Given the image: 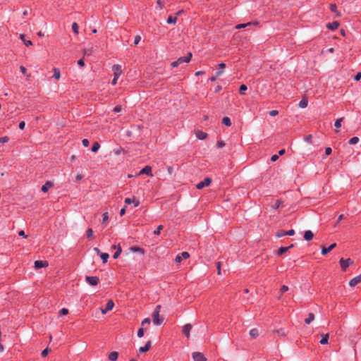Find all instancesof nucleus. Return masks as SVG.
<instances>
[{
  "mask_svg": "<svg viewBox=\"0 0 361 361\" xmlns=\"http://www.w3.org/2000/svg\"><path fill=\"white\" fill-rule=\"evenodd\" d=\"M196 137L200 140H204L207 137V134L200 130L195 132Z\"/></svg>",
  "mask_w": 361,
  "mask_h": 361,
  "instance_id": "nucleus-18",
  "label": "nucleus"
},
{
  "mask_svg": "<svg viewBox=\"0 0 361 361\" xmlns=\"http://www.w3.org/2000/svg\"><path fill=\"white\" fill-rule=\"evenodd\" d=\"M20 39L24 42L25 45L29 47L32 44L30 40H27L25 39V35L22 34L20 36Z\"/></svg>",
  "mask_w": 361,
  "mask_h": 361,
  "instance_id": "nucleus-25",
  "label": "nucleus"
},
{
  "mask_svg": "<svg viewBox=\"0 0 361 361\" xmlns=\"http://www.w3.org/2000/svg\"><path fill=\"white\" fill-rule=\"evenodd\" d=\"M176 21H177V17L176 16L173 17V16H170L167 18V23H169V24H171V23L176 24Z\"/></svg>",
  "mask_w": 361,
  "mask_h": 361,
  "instance_id": "nucleus-33",
  "label": "nucleus"
},
{
  "mask_svg": "<svg viewBox=\"0 0 361 361\" xmlns=\"http://www.w3.org/2000/svg\"><path fill=\"white\" fill-rule=\"evenodd\" d=\"M131 251L133 252H140L142 254L144 253V250L138 247H130Z\"/></svg>",
  "mask_w": 361,
  "mask_h": 361,
  "instance_id": "nucleus-40",
  "label": "nucleus"
},
{
  "mask_svg": "<svg viewBox=\"0 0 361 361\" xmlns=\"http://www.w3.org/2000/svg\"><path fill=\"white\" fill-rule=\"evenodd\" d=\"M47 266H48V262L47 261L37 260L35 262V268L36 269H39L42 267H46Z\"/></svg>",
  "mask_w": 361,
  "mask_h": 361,
  "instance_id": "nucleus-12",
  "label": "nucleus"
},
{
  "mask_svg": "<svg viewBox=\"0 0 361 361\" xmlns=\"http://www.w3.org/2000/svg\"><path fill=\"white\" fill-rule=\"evenodd\" d=\"M194 361H207L204 355L200 352H194L192 355Z\"/></svg>",
  "mask_w": 361,
  "mask_h": 361,
  "instance_id": "nucleus-6",
  "label": "nucleus"
},
{
  "mask_svg": "<svg viewBox=\"0 0 361 361\" xmlns=\"http://www.w3.org/2000/svg\"><path fill=\"white\" fill-rule=\"evenodd\" d=\"M114 307V302L113 300H109L106 305V307L104 309L101 308V312L103 314H105L108 311L111 310Z\"/></svg>",
  "mask_w": 361,
  "mask_h": 361,
  "instance_id": "nucleus-8",
  "label": "nucleus"
},
{
  "mask_svg": "<svg viewBox=\"0 0 361 361\" xmlns=\"http://www.w3.org/2000/svg\"><path fill=\"white\" fill-rule=\"evenodd\" d=\"M112 71L114 72V76H115V78H119V76L122 74L121 66L118 64L114 65L112 67Z\"/></svg>",
  "mask_w": 361,
  "mask_h": 361,
  "instance_id": "nucleus-7",
  "label": "nucleus"
},
{
  "mask_svg": "<svg viewBox=\"0 0 361 361\" xmlns=\"http://www.w3.org/2000/svg\"><path fill=\"white\" fill-rule=\"evenodd\" d=\"M53 183L47 181L44 185H42V191L44 192H47L49 188L53 187Z\"/></svg>",
  "mask_w": 361,
  "mask_h": 361,
  "instance_id": "nucleus-16",
  "label": "nucleus"
},
{
  "mask_svg": "<svg viewBox=\"0 0 361 361\" xmlns=\"http://www.w3.org/2000/svg\"><path fill=\"white\" fill-rule=\"evenodd\" d=\"M182 261V257L180 255H177L175 258V262L177 263H180Z\"/></svg>",
  "mask_w": 361,
  "mask_h": 361,
  "instance_id": "nucleus-61",
  "label": "nucleus"
},
{
  "mask_svg": "<svg viewBox=\"0 0 361 361\" xmlns=\"http://www.w3.org/2000/svg\"><path fill=\"white\" fill-rule=\"evenodd\" d=\"M314 237V233L312 232V231L308 230L305 231L304 233V239L307 241L311 240Z\"/></svg>",
  "mask_w": 361,
  "mask_h": 361,
  "instance_id": "nucleus-15",
  "label": "nucleus"
},
{
  "mask_svg": "<svg viewBox=\"0 0 361 361\" xmlns=\"http://www.w3.org/2000/svg\"><path fill=\"white\" fill-rule=\"evenodd\" d=\"M250 335L252 338H255L259 336V331L257 329H252L250 331Z\"/></svg>",
  "mask_w": 361,
  "mask_h": 361,
  "instance_id": "nucleus-26",
  "label": "nucleus"
},
{
  "mask_svg": "<svg viewBox=\"0 0 361 361\" xmlns=\"http://www.w3.org/2000/svg\"><path fill=\"white\" fill-rule=\"evenodd\" d=\"M87 236L88 238H90L93 236V231L92 228H90L87 230Z\"/></svg>",
  "mask_w": 361,
  "mask_h": 361,
  "instance_id": "nucleus-43",
  "label": "nucleus"
},
{
  "mask_svg": "<svg viewBox=\"0 0 361 361\" xmlns=\"http://www.w3.org/2000/svg\"><path fill=\"white\" fill-rule=\"evenodd\" d=\"M99 147H100V145L99 144V142H94L92 145V152H97L99 150Z\"/></svg>",
  "mask_w": 361,
  "mask_h": 361,
  "instance_id": "nucleus-31",
  "label": "nucleus"
},
{
  "mask_svg": "<svg viewBox=\"0 0 361 361\" xmlns=\"http://www.w3.org/2000/svg\"><path fill=\"white\" fill-rule=\"evenodd\" d=\"M144 329L143 328H140L138 331H137V336L139 338H142L143 336H144Z\"/></svg>",
  "mask_w": 361,
  "mask_h": 361,
  "instance_id": "nucleus-46",
  "label": "nucleus"
},
{
  "mask_svg": "<svg viewBox=\"0 0 361 361\" xmlns=\"http://www.w3.org/2000/svg\"><path fill=\"white\" fill-rule=\"evenodd\" d=\"M68 314V310L66 308H62L59 312V315H66Z\"/></svg>",
  "mask_w": 361,
  "mask_h": 361,
  "instance_id": "nucleus-44",
  "label": "nucleus"
},
{
  "mask_svg": "<svg viewBox=\"0 0 361 361\" xmlns=\"http://www.w3.org/2000/svg\"><path fill=\"white\" fill-rule=\"evenodd\" d=\"M9 138L7 136L0 137V142L6 143L8 141Z\"/></svg>",
  "mask_w": 361,
  "mask_h": 361,
  "instance_id": "nucleus-53",
  "label": "nucleus"
},
{
  "mask_svg": "<svg viewBox=\"0 0 361 361\" xmlns=\"http://www.w3.org/2000/svg\"><path fill=\"white\" fill-rule=\"evenodd\" d=\"M330 9L332 12H334L336 13V16L338 17H340L341 16V13L339 12H338L337 11V6L336 4H331L330 5Z\"/></svg>",
  "mask_w": 361,
  "mask_h": 361,
  "instance_id": "nucleus-29",
  "label": "nucleus"
},
{
  "mask_svg": "<svg viewBox=\"0 0 361 361\" xmlns=\"http://www.w3.org/2000/svg\"><path fill=\"white\" fill-rule=\"evenodd\" d=\"M99 255H100L103 262L106 263L107 262V260H108L109 257V254L108 253H103V252H102Z\"/></svg>",
  "mask_w": 361,
  "mask_h": 361,
  "instance_id": "nucleus-34",
  "label": "nucleus"
},
{
  "mask_svg": "<svg viewBox=\"0 0 361 361\" xmlns=\"http://www.w3.org/2000/svg\"><path fill=\"white\" fill-rule=\"evenodd\" d=\"M359 142V138L357 137H353L348 141L350 145H355Z\"/></svg>",
  "mask_w": 361,
  "mask_h": 361,
  "instance_id": "nucleus-35",
  "label": "nucleus"
},
{
  "mask_svg": "<svg viewBox=\"0 0 361 361\" xmlns=\"http://www.w3.org/2000/svg\"><path fill=\"white\" fill-rule=\"evenodd\" d=\"M182 259H188L190 257V254L188 252H183L180 255Z\"/></svg>",
  "mask_w": 361,
  "mask_h": 361,
  "instance_id": "nucleus-48",
  "label": "nucleus"
},
{
  "mask_svg": "<svg viewBox=\"0 0 361 361\" xmlns=\"http://www.w3.org/2000/svg\"><path fill=\"white\" fill-rule=\"evenodd\" d=\"M247 87L245 85L243 84L240 85L239 89V92L240 94H245V91L247 90Z\"/></svg>",
  "mask_w": 361,
  "mask_h": 361,
  "instance_id": "nucleus-36",
  "label": "nucleus"
},
{
  "mask_svg": "<svg viewBox=\"0 0 361 361\" xmlns=\"http://www.w3.org/2000/svg\"><path fill=\"white\" fill-rule=\"evenodd\" d=\"M289 250V247H281L279 249L278 252H277V254L279 255H283V253L286 252L287 251Z\"/></svg>",
  "mask_w": 361,
  "mask_h": 361,
  "instance_id": "nucleus-32",
  "label": "nucleus"
},
{
  "mask_svg": "<svg viewBox=\"0 0 361 361\" xmlns=\"http://www.w3.org/2000/svg\"><path fill=\"white\" fill-rule=\"evenodd\" d=\"M53 77L56 79V80H59L61 77V73H60V71L58 68H54V75Z\"/></svg>",
  "mask_w": 361,
  "mask_h": 361,
  "instance_id": "nucleus-30",
  "label": "nucleus"
},
{
  "mask_svg": "<svg viewBox=\"0 0 361 361\" xmlns=\"http://www.w3.org/2000/svg\"><path fill=\"white\" fill-rule=\"evenodd\" d=\"M141 174H147L149 176H152V168L151 166H145L140 172L139 173L137 174L138 176L141 175Z\"/></svg>",
  "mask_w": 361,
  "mask_h": 361,
  "instance_id": "nucleus-11",
  "label": "nucleus"
},
{
  "mask_svg": "<svg viewBox=\"0 0 361 361\" xmlns=\"http://www.w3.org/2000/svg\"><path fill=\"white\" fill-rule=\"evenodd\" d=\"M331 152H332V149H331V147H326V148L325 149V154H326V155H327V156H328V155H329V154H331Z\"/></svg>",
  "mask_w": 361,
  "mask_h": 361,
  "instance_id": "nucleus-59",
  "label": "nucleus"
},
{
  "mask_svg": "<svg viewBox=\"0 0 361 361\" xmlns=\"http://www.w3.org/2000/svg\"><path fill=\"white\" fill-rule=\"evenodd\" d=\"M118 353L116 351L110 353L109 355V360L111 361H116L118 359Z\"/></svg>",
  "mask_w": 361,
  "mask_h": 361,
  "instance_id": "nucleus-22",
  "label": "nucleus"
},
{
  "mask_svg": "<svg viewBox=\"0 0 361 361\" xmlns=\"http://www.w3.org/2000/svg\"><path fill=\"white\" fill-rule=\"evenodd\" d=\"M288 290V287L286 285H283L281 286V294L285 293V292H287Z\"/></svg>",
  "mask_w": 361,
  "mask_h": 361,
  "instance_id": "nucleus-51",
  "label": "nucleus"
},
{
  "mask_svg": "<svg viewBox=\"0 0 361 361\" xmlns=\"http://www.w3.org/2000/svg\"><path fill=\"white\" fill-rule=\"evenodd\" d=\"M82 145L84 147H88L89 146V140L87 139H83L82 141Z\"/></svg>",
  "mask_w": 361,
  "mask_h": 361,
  "instance_id": "nucleus-55",
  "label": "nucleus"
},
{
  "mask_svg": "<svg viewBox=\"0 0 361 361\" xmlns=\"http://www.w3.org/2000/svg\"><path fill=\"white\" fill-rule=\"evenodd\" d=\"M286 234V232L283 231H279L276 233V236L278 238L283 237Z\"/></svg>",
  "mask_w": 361,
  "mask_h": 361,
  "instance_id": "nucleus-42",
  "label": "nucleus"
},
{
  "mask_svg": "<svg viewBox=\"0 0 361 361\" xmlns=\"http://www.w3.org/2000/svg\"><path fill=\"white\" fill-rule=\"evenodd\" d=\"M360 78H361V73H360V72H359V73H357L355 75V80L356 81H358V80H360Z\"/></svg>",
  "mask_w": 361,
  "mask_h": 361,
  "instance_id": "nucleus-64",
  "label": "nucleus"
},
{
  "mask_svg": "<svg viewBox=\"0 0 361 361\" xmlns=\"http://www.w3.org/2000/svg\"><path fill=\"white\" fill-rule=\"evenodd\" d=\"M25 127V121H20L19 123V128L21 130H23Z\"/></svg>",
  "mask_w": 361,
  "mask_h": 361,
  "instance_id": "nucleus-62",
  "label": "nucleus"
},
{
  "mask_svg": "<svg viewBox=\"0 0 361 361\" xmlns=\"http://www.w3.org/2000/svg\"><path fill=\"white\" fill-rule=\"evenodd\" d=\"M152 316L153 323L155 325L158 326V325L161 324L163 319L159 318V313H158L157 311H154Z\"/></svg>",
  "mask_w": 361,
  "mask_h": 361,
  "instance_id": "nucleus-5",
  "label": "nucleus"
},
{
  "mask_svg": "<svg viewBox=\"0 0 361 361\" xmlns=\"http://www.w3.org/2000/svg\"><path fill=\"white\" fill-rule=\"evenodd\" d=\"M343 117L337 119L334 123L335 127L337 128H340L341 126V122L343 121Z\"/></svg>",
  "mask_w": 361,
  "mask_h": 361,
  "instance_id": "nucleus-38",
  "label": "nucleus"
},
{
  "mask_svg": "<svg viewBox=\"0 0 361 361\" xmlns=\"http://www.w3.org/2000/svg\"><path fill=\"white\" fill-rule=\"evenodd\" d=\"M192 53L188 52L186 56L180 57L177 61L171 63V66L173 68L178 67L182 63H188L192 58Z\"/></svg>",
  "mask_w": 361,
  "mask_h": 361,
  "instance_id": "nucleus-1",
  "label": "nucleus"
},
{
  "mask_svg": "<svg viewBox=\"0 0 361 361\" xmlns=\"http://www.w3.org/2000/svg\"><path fill=\"white\" fill-rule=\"evenodd\" d=\"M286 234L288 235H293L295 234V231L293 229H290L286 232Z\"/></svg>",
  "mask_w": 361,
  "mask_h": 361,
  "instance_id": "nucleus-60",
  "label": "nucleus"
},
{
  "mask_svg": "<svg viewBox=\"0 0 361 361\" xmlns=\"http://www.w3.org/2000/svg\"><path fill=\"white\" fill-rule=\"evenodd\" d=\"M162 229H163V226H162V225H159V226L157 227V230H156V231H154V233L155 235H159V234H160V232H161V231Z\"/></svg>",
  "mask_w": 361,
  "mask_h": 361,
  "instance_id": "nucleus-45",
  "label": "nucleus"
},
{
  "mask_svg": "<svg viewBox=\"0 0 361 361\" xmlns=\"http://www.w3.org/2000/svg\"><path fill=\"white\" fill-rule=\"evenodd\" d=\"M321 336H322V339L320 341V343L322 345L327 344L328 343L329 337V334H322Z\"/></svg>",
  "mask_w": 361,
  "mask_h": 361,
  "instance_id": "nucleus-21",
  "label": "nucleus"
},
{
  "mask_svg": "<svg viewBox=\"0 0 361 361\" xmlns=\"http://www.w3.org/2000/svg\"><path fill=\"white\" fill-rule=\"evenodd\" d=\"M109 221V215H108V212H105L102 215V223L103 224H106L107 222Z\"/></svg>",
  "mask_w": 361,
  "mask_h": 361,
  "instance_id": "nucleus-37",
  "label": "nucleus"
},
{
  "mask_svg": "<svg viewBox=\"0 0 361 361\" xmlns=\"http://www.w3.org/2000/svg\"><path fill=\"white\" fill-rule=\"evenodd\" d=\"M216 145L219 148H221L225 146V142L224 141H219Z\"/></svg>",
  "mask_w": 361,
  "mask_h": 361,
  "instance_id": "nucleus-57",
  "label": "nucleus"
},
{
  "mask_svg": "<svg viewBox=\"0 0 361 361\" xmlns=\"http://www.w3.org/2000/svg\"><path fill=\"white\" fill-rule=\"evenodd\" d=\"M121 109H122V108H121V106H116L114 107V111L115 113H118V112H120L121 111Z\"/></svg>",
  "mask_w": 361,
  "mask_h": 361,
  "instance_id": "nucleus-58",
  "label": "nucleus"
},
{
  "mask_svg": "<svg viewBox=\"0 0 361 361\" xmlns=\"http://www.w3.org/2000/svg\"><path fill=\"white\" fill-rule=\"evenodd\" d=\"M123 152H124V149L123 148H119V149H118L117 150L115 151V154L116 155H119V154H121Z\"/></svg>",
  "mask_w": 361,
  "mask_h": 361,
  "instance_id": "nucleus-63",
  "label": "nucleus"
},
{
  "mask_svg": "<svg viewBox=\"0 0 361 361\" xmlns=\"http://www.w3.org/2000/svg\"><path fill=\"white\" fill-rule=\"evenodd\" d=\"M140 40H141V37L140 35L135 36V40H134V44L137 45Z\"/></svg>",
  "mask_w": 361,
  "mask_h": 361,
  "instance_id": "nucleus-50",
  "label": "nucleus"
},
{
  "mask_svg": "<svg viewBox=\"0 0 361 361\" xmlns=\"http://www.w3.org/2000/svg\"><path fill=\"white\" fill-rule=\"evenodd\" d=\"M281 203L282 202L281 200H277L275 204L273 206V208L275 209H278L281 206Z\"/></svg>",
  "mask_w": 361,
  "mask_h": 361,
  "instance_id": "nucleus-52",
  "label": "nucleus"
},
{
  "mask_svg": "<svg viewBox=\"0 0 361 361\" xmlns=\"http://www.w3.org/2000/svg\"><path fill=\"white\" fill-rule=\"evenodd\" d=\"M112 247H113L114 249H117L116 252L114 254V255H113V257H114V259H116V258H118V256H119V255H120V254L121 253V251H122L121 247V246H120V245L116 246V245H113V246H112Z\"/></svg>",
  "mask_w": 361,
  "mask_h": 361,
  "instance_id": "nucleus-20",
  "label": "nucleus"
},
{
  "mask_svg": "<svg viewBox=\"0 0 361 361\" xmlns=\"http://www.w3.org/2000/svg\"><path fill=\"white\" fill-rule=\"evenodd\" d=\"M361 282V276L358 275L349 281V285L352 287L356 286Z\"/></svg>",
  "mask_w": 361,
  "mask_h": 361,
  "instance_id": "nucleus-14",
  "label": "nucleus"
},
{
  "mask_svg": "<svg viewBox=\"0 0 361 361\" xmlns=\"http://www.w3.org/2000/svg\"><path fill=\"white\" fill-rule=\"evenodd\" d=\"M314 319V314L313 313H309L308 317L305 319V322L307 324H310Z\"/></svg>",
  "mask_w": 361,
  "mask_h": 361,
  "instance_id": "nucleus-24",
  "label": "nucleus"
},
{
  "mask_svg": "<svg viewBox=\"0 0 361 361\" xmlns=\"http://www.w3.org/2000/svg\"><path fill=\"white\" fill-rule=\"evenodd\" d=\"M125 203L127 204H130L133 203L135 207H138L140 204V201L136 199L135 197L133 198L127 197L125 199Z\"/></svg>",
  "mask_w": 361,
  "mask_h": 361,
  "instance_id": "nucleus-9",
  "label": "nucleus"
},
{
  "mask_svg": "<svg viewBox=\"0 0 361 361\" xmlns=\"http://www.w3.org/2000/svg\"><path fill=\"white\" fill-rule=\"evenodd\" d=\"M151 321H150V319L149 318H145L142 322V326H144L145 324H150Z\"/></svg>",
  "mask_w": 361,
  "mask_h": 361,
  "instance_id": "nucleus-56",
  "label": "nucleus"
},
{
  "mask_svg": "<svg viewBox=\"0 0 361 361\" xmlns=\"http://www.w3.org/2000/svg\"><path fill=\"white\" fill-rule=\"evenodd\" d=\"M339 263L341 269L345 271L348 267L349 265L353 264V261L350 258L346 259L341 258L339 261Z\"/></svg>",
  "mask_w": 361,
  "mask_h": 361,
  "instance_id": "nucleus-2",
  "label": "nucleus"
},
{
  "mask_svg": "<svg viewBox=\"0 0 361 361\" xmlns=\"http://www.w3.org/2000/svg\"><path fill=\"white\" fill-rule=\"evenodd\" d=\"M221 262H218L216 263V269H217V274L219 275L221 274Z\"/></svg>",
  "mask_w": 361,
  "mask_h": 361,
  "instance_id": "nucleus-49",
  "label": "nucleus"
},
{
  "mask_svg": "<svg viewBox=\"0 0 361 361\" xmlns=\"http://www.w3.org/2000/svg\"><path fill=\"white\" fill-rule=\"evenodd\" d=\"M252 24V23H243V24H238L235 26V28L236 29H241V28H244L248 25H250Z\"/></svg>",
  "mask_w": 361,
  "mask_h": 361,
  "instance_id": "nucleus-39",
  "label": "nucleus"
},
{
  "mask_svg": "<svg viewBox=\"0 0 361 361\" xmlns=\"http://www.w3.org/2000/svg\"><path fill=\"white\" fill-rule=\"evenodd\" d=\"M222 123H223V124H224L226 126H231V119L228 117H227V116H225V117L223 118Z\"/></svg>",
  "mask_w": 361,
  "mask_h": 361,
  "instance_id": "nucleus-28",
  "label": "nucleus"
},
{
  "mask_svg": "<svg viewBox=\"0 0 361 361\" xmlns=\"http://www.w3.org/2000/svg\"><path fill=\"white\" fill-rule=\"evenodd\" d=\"M269 114L271 116H276L279 114V111L277 110H272Z\"/></svg>",
  "mask_w": 361,
  "mask_h": 361,
  "instance_id": "nucleus-54",
  "label": "nucleus"
},
{
  "mask_svg": "<svg viewBox=\"0 0 361 361\" xmlns=\"http://www.w3.org/2000/svg\"><path fill=\"white\" fill-rule=\"evenodd\" d=\"M192 326L190 324H187L183 327V334L187 337H190V332L192 329Z\"/></svg>",
  "mask_w": 361,
  "mask_h": 361,
  "instance_id": "nucleus-10",
  "label": "nucleus"
},
{
  "mask_svg": "<svg viewBox=\"0 0 361 361\" xmlns=\"http://www.w3.org/2000/svg\"><path fill=\"white\" fill-rule=\"evenodd\" d=\"M307 104L308 101L307 98H302V100L299 102V106L302 109L307 107Z\"/></svg>",
  "mask_w": 361,
  "mask_h": 361,
  "instance_id": "nucleus-23",
  "label": "nucleus"
},
{
  "mask_svg": "<svg viewBox=\"0 0 361 361\" xmlns=\"http://www.w3.org/2000/svg\"><path fill=\"white\" fill-rule=\"evenodd\" d=\"M150 347H151V341H149L147 342V343L145 344V346L140 347L139 348V352L140 353H145L149 350Z\"/></svg>",
  "mask_w": 361,
  "mask_h": 361,
  "instance_id": "nucleus-17",
  "label": "nucleus"
},
{
  "mask_svg": "<svg viewBox=\"0 0 361 361\" xmlns=\"http://www.w3.org/2000/svg\"><path fill=\"white\" fill-rule=\"evenodd\" d=\"M223 71H217L214 76L209 78V80L212 82L215 81L219 77H220L223 74Z\"/></svg>",
  "mask_w": 361,
  "mask_h": 361,
  "instance_id": "nucleus-27",
  "label": "nucleus"
},
{
  "mask_svg": "<svg viewBox=\"0 0 361 361\" xmlns=\"http://www.w3.org/2000/svg\"><path fill=\"white\" fill-rule=\"evenodd\" d=\"M212 183L210 178H206L203 181L200 182L197 184L196 188L199 190L204 188V187L209 186Z\"/></svg>",
  "mask_w": 361,
  "mask_h": 361,
  "instance_id": "nucleus-3",
  "label": "nucleus"
},
{
  "mask_svg": "<svg viewBox=\"0 0 361 361\" xmlns=\"http://www.w3.org/2000/svg\"><path fill=\"white\" fill-rule=\"evenodd\" d=\"M72 30L73 31L78 34V25L76 23H73V25H72Z\"/></svg>",
  "mask_w": 361,
  "mask_h": 361,
  "instance_id": "nucleus-41",
  "label": "nucleus"
},
{
  "mask_svg": "<svg viewBox=\"0 0 361 361\" xmlns=\"http://www.w3.org/2000/svg\"><path fill=\"white\" fill-rule=\"evenodd\" d=\"M85 281L91 286H97L99 282L97 276H85Z\"/></svg>",
  "mask_w": 361,
  "mask_h": 361,
  "instance_id": "nucleus-4",
  "label": "nucleus"
},
{
  "mask_svg": "<svg viewBox=\"0 0 361 361\" xmlns=\"http://www.w3.org/2000/svg\"><path fill=\"white\" fill-rule=\"evenodd\" d=\"M336 247V243L331 244L329 247H325L324 246H322V255H326L328 252L331 251Z\"/></svg>",
  "mask_w": 361,
  "mask_h": 361,
  "instance_id": "nucleus-13",
  "label": "nucleus"
},
{
  "mask_svg": "<svg viewBox=\"0 0 361 361\" xmlns=\"http://www.w3.org/2000/svg\"><path fill=\"white\" fill-rule=\"evenodd\" d=\"M51 351V349H49V348H45L42 352V355L45 357L48 355V353Z\"/></svg>",
  "mask_w": 361,
  "mask_h": 361,
  "instance_id": "nucleus-47",
  "label": "nucleus"
},
{
  "mask_svg": "<svg viewBox=\"0 0 361 361\" xmlns=\"http://www.w3.org/2000/svg\"><path fill=\"white\" fill-rule=\"evenodd\" d=\"M339 26V23L338 21H334L333 23H328L326 27L332 30H336Z\"/></svg>",
  "mask_w": 361,
  "mask_h": 361,
  "instance_id": "nucleus-19",
  "label": "nucleus"
}]
</instances>
